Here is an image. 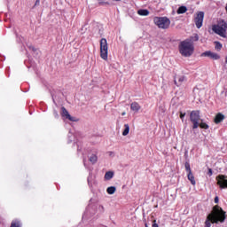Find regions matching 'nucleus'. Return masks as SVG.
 Wrapping results in <instances>:
<instances>
[{"label":"nucleus","instance_id":"1a4fd4ad","mask_svg":"<svg viewBox=\"0 0 227 227\" xmlns=\"http://www.w3.org/2000/svg\"><path fill=\"white\" fill-rule=\"evenodd\" d=\"M217 184L220 185L221 189H227V176H218L216 177Z\"/></svg>","mask_w":227,"mask_h":227},{"label":"nucleus","instance_id":"ddd939ff","mask_svg":"<svg viewBox=\"0 0 227 227\" xmlns=\"http://www.w3.org/2000/svg\"><path fill=\"white\" fill-rule=\"evenodd\" d=\"M224 120V114H217L215 117V123H221Z\"/></svg>","mask_w":227,"mask_h":227},{"label":"nucleus","instance_id":"b1692460","mask_svg":"<svg viewBox=\"0 0 227 227\" xmlns=\"http://www.w3.org/2000/svg\"><path fill=\"white\" fill-rule=\"evenodd\" d=\"M180 118L181 120H184V118H185V114L180 113Z\"/></svg>","mask_w":227,"mask_h":227},{"label":"nucleus","instance_id":"cd10ccee","mask_svg":"<svg viewBox=\"0 0 227 227\" xmlns=\"http://www.w3.org/2000/svg\"><path fill=\"white\" fill-rule=\"evenodd\" d=\"M125 114H126V113H125V112H123V113L121 114V116H125Z\"/></svg>","mask_w":227,"mask_h":227},{"label":"nucleus","instance_id":"c756f323","mask_svg":"<svg viewBox=\"0 0 227 227\" xmlns=\"http://www.w3.org/2000/svg\"><path fill=\"white\" fill-rule=\"evenodd\" d=\"M145 227H148V223H145Z\"/></svg>","mask_w":227,"mask_h":227},{"label":"nucleus","instance_id":"f3484780","mask_svg":"<svg viewBox=\"0 0 227 227\" xmlns=\"http://www.w3.org/2000/svg\"><path fill=\"white\" fill-rule=\"evenodd\" d=\"M114 176V172L113 171H108L105 174V180H111Z\"/></svg>","mask_w":227,"mask_h":227},{"label":"nucleus","instance_id":"f257e3e1","mask_svg":"<svg viewBox=\"0 0 227 227\" xmlns=\"http://www.w3.org/2000/svg\"><path fill=\"white\" fill-rule=\"evenodd\" d=\"M226 216L224 215V211L219 206H215L211 214L207 215L206 220V227H210L212 224L210 223H224Z\"/></svg>","mask_w":227,"mask_h":227},{"label":"nucleus","instance_id":"7ed1b4c3","mask_svg":"<svg viewBox=\"0 0 227 227\" xmlns=\"http://www.w3.org/2000/svg\"><path fill=\"white\" fill-rule=\"evenodd\" d=\"M190 120L192 123V129H198V127H200V129H204L205 130L209 129L208 124L201 120L200 111H192L190 114Z\"/></svg>","mask_w":227,"mask_h":227},{"label":"nucleus","instance_id":"a211bd4d","mask_svg":"<svg viewBox=\"0 0 227 227\" xmlns=\"http://www.w3.org/2000/svg\"><path fill=\"white\" fill-rule=\"evenodd\" d=\"M129 132H130V127L129 124L124 125V130L122 131V136H129Z\"/></svg>","mask_w":227,"mask_h":227},{"label":"nucleus","instance_id":"39448f33","mask_svg":"<svg viewBox=\"0 0 227 227\" xmlns=\"http://www.w3.org/2000/svg\"><path fill=\"white\" fill-rule=\"evenodd\" d=\"M153 22L160 29H168L171 24V20L167 17H155Z\"/></svg>","mask_w":227,"mask_h":227},{"label":"nucleus","instance_id":"c85d7f7f","mask_svg":"<svg viewBox=\"0 0 227 227\" xmlns=\"http://www.w3.org/2000/svg\"><path fill=\"white\" fill-rule=\"evenodd\" d=\"M40 3V0H36V4Z\"/></svg>","mask_w":227,"mask_h":227},{"label":"nucleus","instance_id":"6ab92c4d","mask_svg":"<svg viewBox=\"0 0 227 227\" xmlns=\"http://www.w3.org/2000/svg\"><path fill=\"white\" fill-rule=\"evenodd\" d=\"M106 192L108 194H114V192H116V187L114 186H110L106 189Z\"/></svg>","mask_w":227,"mask_h":227},{"label":"nucleus","instance_id":"423d86ee","mask_svg":"<svg viewBox=\"0 0 227 227\" xmlns=\"http://www.w3.org/2000/svg\"><path fill=\"white\" fill-rule=\"evenodd\" d=\"M108 51L109 46H107V39L102 38L100 40V58H102L105 61H107Z\"/></svg>","mask_w":227,"mask_h":227},{"label":"nucleus","instance_id":"393cba45","mask_svg":"<svg viewBox=\"0 0 227 227\" xmlns=\"http://www.w3.org/2000/svg\"><path fill=\"white\" fill-rule=\"evenodd\" d=\"M208 176H212V168H209V169H208Z\"/></svg>","mask_w":227,"mask_h":227},{"label":"nucleus","instance_id":"9b49d317","mask_svg":"<svg viewBox=\"0 0 227 227\" xmlns=\"http://www.w3.org/2000/svg\"><path fill=\"white\" fill-rule=\"evenodd\" d=\"M130 109L131 111H134V113H137L139 109H141V106H139V103L137 102H133L130 105Z\"/></svg>","mask_w":227,"mask_h":227},{"label":"nucleus","instance_id":"2eb2a0df","mask_svg":"<svg viewBox=\"0 0 227 227\" xmlns=\"http://www.w3.org/2000/svg\"><path fill=\"white\" fill-rule=\"evenodd\" d=\"M90 162H91V164H97V160H98V157L97 156V154H91L89 158Z\"/></svg>","mask_w":227,"mask_h":227},{"label":"nucleus","instance_id":"0eeeda50","mask_svg":"<svg viewBox=\"0 0 227 227\" xmlns=\"http://www.w3.org/2000/svg\"><path fill=\"white\" fill-rule=\"evenodd\" d=\"M203 19H205V12H197L194 19V23L198 29H200L203 26Z\"/></svg>","mask_w":227,"mask_h":227},{"label":"nucleus","instance_id":"7c9ffc66","mask_svg":"<svg viewBox=\"0 0 227 227\" xmlns=\"http://www.w3.org/2000/svg\"><path fill=\"white\" fill-rule=\"evenodd\" d=\"M196 40H198V35L195 36Z\"/></svg>","mask_w":227,"mask_h":227},{"label":"nucleus","instance_id":"a878e982","mask_svg":"<svg viewBox=\"0 0 227 227\" xmlns=\"http://www.w3.org/2000/svg\"><path fill=\"white\" fill-rule=\"evenodd\" d=\"M215 203H219V197L215 198Z\"/></svg>","mask_w":227,"mask_h":227},{"label":"nucleus","instance_id":"f03ea898","mask_svg":"<svg viewBox=\"0 0 227 227\" xmlns=\"http://www.w3.org/2000/svg\"><path fill=\"white\" fill-rule=\"evenodd\" d=\"M178 49L181 56H184V58H190V56L194 54V44L192 43V41L189 39L182 41L178 45Z\"/></svg>","mask_w":227,"mask_h":227},{"label":"nucleus","instance_id":"dca6fc26","mask_svg":"<svg viewBox=\"0 0 227 227\" xmlns=\"http://www.w3.org/2000/svg\"><path fill=\"white\" fill-rule=\"evenodd\" d=\"M188 180H190L192 185H196V180H194V176L192 172H188Z\"/></svg>","mask_w":227,"mask_h":227},{"label":"nucleus","instance_id":"aec40b11","mask_svg":"<svg viewBox=\"0 0 227 227\" xmlns=\"http://www.w3.org/2000/svg\"><path fill=\"white\" fill-rule=\"evenodd\" d=\"M185 12H187V7L185 6H181L177 9L178 15H181L182 13H185Z\"/></svg>","mask_w":227,"mask_h":227},{"label":"nucleus","instance_id":"412c9836","mask_svg":"<svg viewBox=\"0 0 227 227\" xmlns=\"http://www.w3.org/2000/svg\"><path fill=\"white\" fill-rule=\"evenodd\" d=\"M215 49L216 50V51H221V49H223V44H221V43H219V42H215Z\"/></svg>","mask_w":227,"mask_h":227},{"label":"nucleus","instance_id":"6e6552de","mask_svg":"<svg viewBox=\"0 0 227 227\" xmlns=\"http://www.w3.org/2000/svg\"><path fill=\"white\" fill-rule=\"evenodd\" d=\"M60 114L64 120H69V121H79L77 118L70 115V113H68V110H67L65 106L61 107Z\"/></svg>","mask_w":227,"mask_h":227},{"label":"nucleus","instance_id":"4468645a","mask_svg":"<svg viewBox=\"0 0 227 227\" xmlns=\"http://www.w3.org/2000/svg\"><path fill=\"white\" fill-rule=\"evenodd\" d=\"M137 13H138V15H141L142 17H146V16L150 15V12H148V10H146V9L138 10Z\"/></svg>","mask_w":227,"mask_h":227},{"label":"nucleus","instance_id":"9d476101","mask_svg":"<svg viewBox=\"0 0 227 227\" xmlns=\"http://www.w3.org/2000/svg\"><path fill=\"white\" fill-rule=\"evenodd\" d=\"M202 56H206L207 58H211V59H219V54L212 51H205L202 53Z\"/></svg>","mask_w":227,"mask_h":227},{"label":"nucleus","instance_id":"f8f14e48","mask_svg":"<svg viewBox=\"0 0 227 227\" xmlns=\"http://www.w3.org/2000/svg\"><path fill=\"white\" fill-rule=\"evenodd\" d=\"M182 82H185V76L181 75L178 76L176 80H175V84L177 86H182Z\"/></svg>","mask_w":227,"mask_h":227},{"label":"nucleus","instance_id":"4be33fe9","mask_svg":"<svg viewBox=\"0 0 227 227\" xmlns=\"http://www.w3.org/2000/svg\"><path fill=\"white\" fill-rule=\"evenodd\" d=\"M184 168H185V170L187 171V173H192L191 165L188 162L185 163Z\"/></svg>","mask_w":227,"mask_h":227},{"label":"nucleus","instance_id":"bb28decb","mask_svg":"<svg viewBox=\"0 0 227 227\" xmlns=\"http://www.w3.org/2000/svg\"><path fill=\"white\" fill-rule=\"evenodd\" d=\"M109 155H110V157H114V153L110 152V153H109Z\"/></svg>","mask_w":227,"mask_h":227},{"label":"nucleus","instance_id":"20e7f679","mask_svg":"<svg viewBox=\"0 0 227 227\" xmlns=\"http://www.w3.org/2000/svg\"><path fill=\"white\" fill-rule=\"evenodd\" d=\"M212 30L222 38H227V22L224 20H221L216 25H213Z\"/></svg>","mask_w":227,"mask_h":227},{"label":"nucleus","instance_id":"2f4dec72","mask_svg":"<svg viewBox=\"0 0 227 227\" xmlns=\"http://www.w3.org/2000/svg\"><path fill=\"white\" fill-rule=\"evenodd\" d=\"M225 63L227 64V59H226V60H225Z\"/></svg>","mask_w":227,"mask_h":227},{"label":"nucleus","instance_id":"5701e85b","mask_svg":"<svg viewBox=\"0 0 227 227\" xmlns=\"http://www.w3.org/2000/svg\"><path fill=\"white\" fill-rule=\"evenodd\" d=\"M152 227H159V224H157V220H153Z\"/></svg>","mask_w":227,"mask_h":227}]
</instances>
